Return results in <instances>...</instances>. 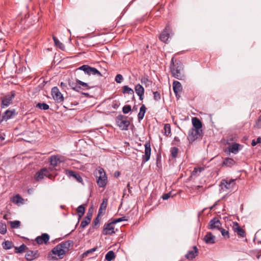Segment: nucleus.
<instances>
[{"label": "nucleus", "mask_w": 261, "mask_h": 261, "mask_svg": "<svg viewBox=\"0 0 261 261\" xmlns=\"http://www.w3.org/2000/svg\"><path fill=\"white\" fill-rule=\"evenodd\" d=\"M50 163L51 165L56 167L61 163V161L57 155H53L50 158Z\"/></svg>", "instance_id": "a878e982"}, {"label": "nucleus", "mask_w": 261, "mask_h": 261, "mask_svg": "<svg viewBox=\"0 0 261 261\" xmlns=\"http://www.w3.org/2000/svg\"><path fill=\"white\" fill-rule=\"evenodd\" d=\"M132 110L130 105H125L122 108V112L124 114H128Z\"/></svg>", "instance_id": "09e8293b"}, {"label": "nucleus", "mask_w": 261, "mask_h": 261, "mask_svg": "<svg viewBox=\"0 0 261 261\" xmlns=\"http://www.w3.org/2000/svg\"><path fill=\"white\" fill-rule=\"evenodd\" d=\"M146 111V108L144 104H142L140 108L139 112L138 114V120L140 122L144 118Z\"/></svg>", "instance_id": "b1692460"}, {"label": "nucleus", "mask_w": 261, "mask_h": 261, "mask_svg": "<svg viewBox=\"0 0 261 261\" xmlns=\"http://www.w3.org/2000/svg\"><path fill=\"white\" fill-rule=\"evenodd\" d=\"M39 256L40 254L38 250H31L28 248L24 258L27 261H33L39 258Z\"/></svg>", "instance_id": "6e6552de"}, {"label": "nucleus", "mask_w": 261, "mask_h": 261, "mask_svg": "<svg viewBox=\"0 0 261 261\" xmlns=\"http://www.w3.org/2000/svg\"><path fill=\"white\" fill-rule=\"evenodd\" d=\"M44 176H48V171L46 168H42L37 172L34 176V178L38 181L42 179Z\"/></svg>", "instance_id": "f3484780"}, {"label": "nucleus", "mask_w": 261, "mask_h": 261, "mask_svg": "<svg viewBox=\"0 0 261 261\" xmlns=\"http://www.w3.org/2000/svg\"><path fill=\"white\" fill-rule=\"evenodd\" d=\"M53 39L54 41L55 44L57 47H58L59 49H60L62 50H65V45L62 43H61L56 37L53 36Z\"/></svg>", "instance_id": "cd10ccee"}, {"label": "nucleus", "mask_w": 261, "mask_h": 261, "mask_svg": "<svg viewBox=\"0 0 261 261\" xmlns=\"http://www.w3.org/2000/svg\"><path fill=\"white\" fill-rule=\"evenodd\" d=\"M15 252L16 253H22V252L26 251L28 250V247L24 244L21 245L19 247H15Z\"/></svg>", "instance_id": "bb28decb"}, {"label": "nucleus", "mask_w": 261, "mask_h": 261, "mask_svg": "<svg viewBox=\"0 0 261 261\" xmlns=\"http://www.w3.org/2000/svg\"><path fill=\"white\" fill-rule=\"evenodd\" d=\"M153 99L155 101H158L161 99V94L159 92H158V91L153 92Z\"/></svg>", "instance_id": "8fccbe9b"}, {"label": "nucleus", "mask_w": 261, "mask_h": 261, "mask_svg": "<svg viewBox=\"0 0 261 261\" xmlns=\"http://www.w3.org/2000/svg\"><path fill=\"white\" fill-rule=\"evenodd\" d=\"M182 86L180 83L177 81H174L173 83V90L175 96H177V93L181 92L182 90Z\"/></svg>", "instance_id": "5701e85b"}, {"label": "nucleus", "mask_w": 261, "mask_h": 261, "mask_svg": "<svg viewBox=\"0 0 261 261\" xmlns=\"http://www.w3.org/2000/svg\"><path fill=\"white\" fill-rule=\"evenodd\" d=\"M221 221L216 217L213 218L208 223V227L210 229L217 228L219 229L221 227Z\"/></svg>", "instance_id": "4468645a"}, {"label": "nucleus", "mask_w": 261, "mask_h": 261, "mask_svg": "<svg viewBox=\"0 0 261 261\" xmlns=\"http://www.w3.org/2000/svg\"><path fill=\"white\" fill-rule=\"evenodd\" d=\"M15 110L13 109L12 110H6L2 116V117H0V123L3 121H7L8 119L12 118L13 116L16 115Z\"/></svg>", "instance_id": "ddd939ff"}, {"label": "nucleus", "mask_w": 261, "mask_h": 261, "mask_svg": "<svg viewBox=\"0 0 261 261\" xmlns=\"http://www.w3.org/2000/svg\"><path fill=\"white\" fill-rule=\"evenodd\" d=\"M49 240V236L46 233H42L40 236H38L35 239L36 243L38 245H41L43 243L47 244Z\"/></svg>", "instance_id": "dca6fc26"}, {"label": "nucleus", "mask_w": 261, "mask_h": 261, "mask_svg": "<svg viewBox=\"0 0 261 261\" xmlns=\"http://www.w3.org/2000/svg\"><path fill=\"white\" fill-rule=\"evenodd\" d=\"M100 224V218L99 216H97L93 220L92 223V227L94 229H97L99 227Z\"/></svg>", "instance_id": "473e14b6"}, {"label": "nucleus", "mask_w": 261, "mask_h": 261, "mask_svg": "<svg viewBox=\"0 0 261 261\" xmlns=\"http://www.w3.org/2000/svg\"><path fill=\"white\" fill-rule=\"evenodd\" d=\"M10 226L12 228H18L20 225V222L18 220L10 221Z\"/></svg>", "instance_id": "a19ab883"}, {"label": "nucleus", "mask_w": 261, "mask_h": 261, "mask_svg": "<svg viewBox=\"0 0 261 261\" xmlns=\"http://www.w3.org/2000/svg\"><path fill=\"white\" fill-rule=\"evenodd\" d=\"M192 123L193 127L191 128L202 130L201 127L202 126V122L197 117H193L192 119Z\"/></svg>", "instance_id": "412c9836"}, {"label": "nucleus", "mask_w": 261, "mask_h": 261, "mask_svg": "<svg viewBox=\"0 0 261 261\" xmlns=\"http://www.w3.org/2000/svg\"><path fill=\"white\" fill-rule=\"evenodd\" d=\"M127 220H128L127 218L126 217H125V216H124V217H121V218H119L118 219H114L112 221V223L116 224V223H117L118 222H122V221H127Z\"/></svg>", "instance_id": "49530a36"}, {"label": "nucleus", "mask_w": 261, "mask_h": 261, "mask_svg": "<svg viewBox=\"0 0 261 261\" xmlns=\"http://www.w3.org/2000/svg\"><path fill=\"white\" fill-rule=\"evenodd\" d=\"M76 82L79 83V84L81 85L83 88H85V89L89 90L91 88L88 85V83L82 82L80 80L76 79Z\"/></svg>", "instance_id": "ea45409f"}, {"label": "nucleus", "mask_w": 261, "mask_h": 261, "mask_svg": "<svg viewBox=\"0 0 261 261\" xmlns=\"http://www.w3.org/2000/svg\"><path fill=\"white\" fill-rule=\"evenodd\" d=\"M127 188H128V192L129 193H132V191H131V187L130 186V183L129 182H128V184H127Z\"/></svg>", "instance_id": "338daca9"}, {"label": "nucleus", "mask_w": 261, "mask_h": 261, "mask_svg": "<svg viewBox=\"0 0 261 261\" xmlns=\"http://www.w3.org/2000/svg\"><path fill=\"white\" fill-rule=\"evenodd\" d=\"M76 212L78 214L84 215L85 212V207L84 206V205H81L79 206L76 209Z\"/></svg>", "instance_id": "a18cd8bd"}, {"label": "nucleus", "mask_w": 261, "mask_h": 261, "mask_svg": "<svg viewBox=\"0 0 261 261\" xmlns=\"http://www.w3.org/2000/svg\"><path fill=\"white\" fill-rule=\"evenodd\" d=\"M114 224H115L112 223V221L110 223L105 224L103 227L102 234L103 235H112L115 233L113 226Z\"/></svg>", "instance_id": "9b49d317"}, {"label": "nucleus", "mask_w": 261, "mask_h": 261, "mask_svg": "<svg viewBox=\"0 0 261 261\" xmlns=\"http://www.w3.org/2000/svg\"><path fill=\"white\" fill-rule=\"evenodd\" d=\"M218 230H219L221 231L222 235L225 238H227V239L229 238V234L228 231L225 230V229L222 228L221 227Z\"/></svg>", "instance_id": "79ce46f5"}, {"label": "nucleus", "mask_w": 261, "mask_h": 261, "mask_svg": "<svg viewBox=\"0 0 261 261\" xmlns=\"http://www.w3.org/2000/svg\"><path fill=\"white\" fill-rule=\"evenodd\" d=\"M7 232V226L6 223L3 221L0 222V233L5 234Z\"/></svg>", "instance_id": "e433bc0d"}, {"label": "nucleus", "mask_w": 261, "mask_h": 261, "mask_svg": "<svg viewBox=\"0 0 261 261\" xmlns=\"http://www.w3.org/2000/svg\"><path fill=\"white\" fill-rule=\"evenodd\" d=\"M66 254L65 251L61 248L59 244L56 246L48 254V258L51 260H57L58 258L53 255H57L59 259H62Z\"/></svg>", "instance_id": "20e7f679"}, {"label": "nucleus", "mask_w": 261, "mask_h": 261, "mask_svg": "<svg viewBox=\"0 0 261 261\" xmlns=\"http://www.w3.org/2000/svg\"><path fill=\"white\" fill-rule=\"evenodd\" d=\"M235 163L236 162L233 159L226 158L224 159L222 165L223 166L231 167L232 165H234Z\"/></svg>", "instance_id": "393cba45"}, {"label": "nucleus", "mask_w": 261, "mask_h": 261, "mask_svg": "<svg viewBox=\"0 0 261 261\" xmlns=\"http://www.w3.org/2000/svg\"><path fill=\"white\" fill-rule=\"evenodd\" d=\"M90 66L88 65H83L82 66L80 67L77 69L84 71L86 73L88 74V71L89 70Z\"/></svg>", "instance_id": "de8ad7c7"}, {"label": "nucleus", "mask_w": 261, "mask_h": 261, "mask_svg": "<svg viewBox=\"0 0 261 261\" xmlns=\"http://www.w3.org/2000/svg\"><path fill=\"white\" fill-rule=\"evenodd\" d=\"M103 210V207L100 206L99 208V210H98V215L97 216H99L100 217V216L103 214V212H102V211ZM103 213H105V212H103Z\"/></svg>", "instance_id": "e2e57ef3"}, {"label": "nucleus", "mask_w": 261, "mask_h": 261, "mask_svg": "<svg viewBox=\"0 0 261 261\" xmlns=\"http://www.w3.org/2000/svg\"><path fill=\"white\" fill-rule=\"evenodd\" d=\"M117 125L123 130H128L130 122L127 119V117L122 114L118 115L115 119Z\"/></svg>", "instance_id": "7ed1b4c3"}, {"label": "nucleus", "mask_w": 261, "mask_h": 261, "mask_svg": "<svg viewBox=\"0 0 261 261\" xmlns=\"http://www.w3.org/2000/svg\"><path fill=\"white\" fill-rule=\"evenodd\" d=\"M16 198L17 199L16 202L18 203L21 200H22V198L19 195H16Z\"/></svg>", "instance_id": "0e129e2a"}, {"label": "nucleus", "mask_w": 261, "mask_h": 261, "mask_svg": "<svg viewBox=\"0 0 261 261\" xmlns=\"http://www.w3.org/2000/svg\"><path fill=\"white\" fill-rule=\"evenodd\" d=\"M120 103H118L117 101H114L112 104V107L115 109H117L119 107Z\"/></svg>", "instance_id": "bf43d9fd"}, {"label": "nucleus", "mask_w": 261, "mask_h": 261, "mask_svg": "<svg viewBox=\"0 0 261 261\" xmlns=\"http://www.w3.org/2000/svg\"><path fill=\"white\" fill-rule=\"evenodd\" d=\"M122 92L123 93H127L130 95H133L134 93V90L127 85H125L123 87Z\"/></svg>", "instance_id": "f704fd0d"}, {"label": "nucleus", "mask_w": 261, "mask_h": 261, "mask_svg": "<svg viewBox=\"0 0 261 261\" xmlns=\"http://www.w3.org/2000/svg\"><path fill=\"white\" fill-rule=\"evenodd\" d=\"M254 127L257 128H261V115L258 117L257 120L256 121L255 124L254 125Z\"/></svg>", "instance_id": "603ef678"}, {"label": "nucleus", "mask_w": 261, "mask_h": 261, "mask_svg": "<svg viewBox=\"0 0 261 261\" xmlns=\"http://www.w3.org/2000/svg\"><path fill=\"white\" fill-rule=\"evenodd\" d=\"M3 247L5 250L10 249L14 247L13 243L10 241H5L2 244Z\"/></svg>", "instance_id": "c85d7f7f"}, {"label": "nucleus", "mask_w": 261, "mask_h": 261, "mask_svg": "<svg viewBox=\"0 0 261 261\" xmlns=\"http://www.w3.org/2000/svg\"><path fill=\"white\" fill-rule=\"evenodd\" d=\"M88 75H97L99 76H102V74L95 67H90L89 70L88 71Z\"/></svg>", "instance_id": "c756f323"}, {"label": "nucleus", "mask_w": 261, "mask_h": 261, "mask_svg": "<svg viewBox=\"0 0 261 261\" xmlns=\"http://www.w3.org/2000/svg\"><path fill=\"white\" fill-rule=\"evenodd\" d=\"M51 94L54 99L58 103L62 102L64 98L57 87H54L51 89Z\"/></svg>", "instance_id": "0eeeda50"}, {"label": "nucleus", "mask_w": 261, "mask_h": 261, "mask_svg": "<svg viewBox=\"0 0 261 261\" xmlns=\"http://www.w3.org/2000/svg\"><path fill=\"white\" fill-rule=\"evenodd\" d=\"M215 237L211 232H207L204 237V241L206 244H213L215 243Z\"/></svg>", "instance_id": "4be33fe9"}, {"label": "nucleus", "mask_w": 261, "mask_h": 261, "mask_svg": "<svg viewBox=\"0 0 261 261\" xmlns=\"http://www.w3.org/2000/svg\"><path fill=\"white\" fill-rule=\"evenodd\" d=\"M171 155L172 159H175L177 156L178 148L176 147H171L170 149Z\"/></svg>", "instance_id": "c9c22d12"}, {"label": "nucleus", "mask_w": 261, "mask_h": 261, "mask_svg": "<svg viewBox=\"0 0 261 261\" xmlns=\"http://www.w3.org/2000/svg\"><path fill=\"white\" fill-rule=\"evenodd\" d=\"M99 176H97V184L99 187H105L108 182V178L106 172L102 168L99 167L98 169Z\"/></svg>", "instance_id": "39448f33"}, {"label": "nucleus", "mask_w": 261, "mask_h": 261, "mask_svg": "<svg viewBox=\"0 0 261 261\" xmlns=\"http://www.w3.org/2000/svg\"><path fill=\"white\" fill-rule=\"evenodd\" d=\"M240 145L238 143H233L229 148V151L232 152L236 153L239 150V147Z\"/></svg>", "instance_id": "72a5a7b5"}, {"label": "nucleus", "mask_w": 261, "mask_h": 261, "mask_svg": "<svg viewBox=\"0 0 261 261\" xmlns=\"http://www.w3.org/2000/svg\"><path fill=\"white\" fill-rule=\"evenodd\" d=\"M61 248L65 251V253L69 251V248L72 247L74 245V242L72 240H68L67 241L62 242L59 244Z\"/></svg>", "instance_id": "6ab92c4d"}, {"label": "nucleus", "mask_w": 261, "mask_h": 261, "mask_svg": "<svg viewBox=\"0 0 261 261\" xmlns=\"http://www.w3.org/2000/svg\"><path fill=\"white\" fill-rule=\"evenodd\" d=\"M60 86L62 88V90H64L65 91H66V89H67V84L65 83H63V82H61L60 83Z\"/></svg>", "instance_id": "4d7b16f0"}, {"label": "nucleus", "mask_w": 261, "mask_h": 261, "mask_svg": "<svg viewBox=\"0 0 261 261\" xmlns=\"http://www.w3.org/2000/svg\"><path fill=\"white\" fill-rule=\"evenodd\" d=\"M68 85H69V86L70 87V88L71 89H72L73 90H74V89L75 88L76 85H77V82L76 81L74 82L71 81V80H69L68 81Z\"/></svg>", "instance_id": "864d4df0"}, {"label": "nucleus", "mask_w": 261, "mask_h": 261, "mask_svg": "<svg viewBox=\"0 0 261 261\" xmlns=\"http://www.w3.org/2000/svg\"><path fill=\"white\" fill-rule=\"evenodd\" d=\"M36 107L43 110H47L49 109V106L46 103H38L36 105Z\"/></svg>", "instance_id": "4c0bfd02"}, {"label": "nucleus", "mask_w": 261, "mask_h": 261, "mask_svg": "<svg viewBox=\"0 0 261 261\" xmlns=\"http://www.w3.org/2000/svg\"><path fill=\"white\" fill-rule=\"evenodd\" d=\"M79 89H80V84L77 83V85H76L75 88L74 89V91L76 92H79Z\"/></svg>", "instance_id": "69168bd1"}, {"label": "nucleus", "mask_w": 261, "mask_h": 261, "mask_svg": "<svg viewBox=\"0 0 261 261\" xmlns=\"http://www.w3.org/2000/svg\"><path fill=\"white\" fill-rule=\"evenodd\" d=\"M232 229L237 234L242 238L246 236V232L244 229L242 228L238 222H233L232 225Z\"/></svg>", "instance_id": "2eb2a0df"}, {"label": "nucleus", "mask_w": 261, "mask_h": 261, "mask_svg": "<svg viewBox=\"0 0 261 261\" xmlns=\"http://www.w3.org/2000/svg\"><path fill=\"white\" fill-rule=\"evenodd\" d=\"M144 155L142 156V165L149 160L151 155V147L149 141L146 142L145 145Z\"/></svg>", "instance_id": "1a4fd4ad"}, {"label": "nucleus", "mask_w": 261, "mask_h": 261, "mask_svg": "<svg viewBox=\"0 0 261 261\" xmlns=\"http://www.w3.org/2000/svg\"><path fill=\"white\" fill-rule=\"evenodd\" d=\"M203 137L202 130L190 128L188 131L187 139L190 144H193L195 141H200Z\"/></svg>", "instance_id": "f03ea898"}, {"label": "nucleus", "mask_w": 261, "mask_h": 261, "mask_svg": "<svg viewBox=\"0 0 261 261\" xmlns=\"http://www.w3.org/2000/svg\"><path fill=\"white\" fill-rule=\"evenodd\" d=\"M234 180L233 179H222L220 183V186H223L226 189H230L233 188L234 185Z\"/></svg>", "instance_id": "aec40b11"}, {"label": "nucleus", "mask_w": 261, "mask_h": 261, "mask_svg": "<svg viewBox=\"0 0 261 261\" xmlns=\"http://www.w3.org/2000/svg\"><path fill=\"white\" fill-rule=\"evenodd\" d=\"M135 90L137 95L144 94V89L143 87L139 84L136 85Z\"/></svg>", "instance_id": "2f4dec72"}, {"label": "nucleus", "mask_w": 261, "mask_h": 261, "mask_svg": "<svg viewBox=\"0 0 261 261\" xmlns=\"http://www.w3.org/2000/svg\"><path fill=\"white\" fill-rule=\"evenodd\" d=\"M66 173L69 177H73L79 182L83 184V178L79 172L72 170H66Z\"/></svg>", "instance_id": "f8f14e48"}, {"label": "nucleus", "mask_w": 261, "mask_h": 261, "mask_svg": "<svg viewBox=\"0 0 261 261\" xmlns=\"http://www.w3.org/2000/svg\"><path fill=\"white\" fill-rule=\"evenodd\" d=\"M115 254L113 251H109L105 256L106 261H111L115 258Z\"/></svg>", "instance_id": "7c9ffc66"}, {"label": "nucleus", "mask_w": 261, "mask_h": 261, "mask_svg": "<svg viewBox=\"0 0 261 261\" xmlns=\"http://www.w3.org/2000/svg\"><path fill=\"white\" fill-rule=\"evenodd\" d=\"M15 96L14 91H11L10 94H7L4 97H1V107L2 109L8 107L12 103L13 99Z\"/></svg>", "instance_id": "423d86ee"}, {"label": "nucleus", "mask_w": 261, "mask_h": 261, "mask_svg": "<svg viewBox=\"0 0 261 261\" xmlns=\"http://www.w3.org/2000/svg\"><path fill=\"white\" fill-rule=\"evenodd\" d=\"M107 203H108V199L107 198H104L103 199L102 202L100 204V206L103 207L104 211H105L106 210L107 206Z\"/></svg>", "instance_id": "5fc2aeb1"}, {"label": "nucleus", "mask_w": 261, "mask_h": 261, "mask_svg": "<svg viewBox=\"0 0 261 261\" xmlns=\"http://www.w3.org/2000/svg\"><path fill=\"white\" fill-rule=\"evenodd\" d=\"M92 213H87V215H86V216L85 217V218H86V219L88 220V219H89V220H91V218H92Z\"/></svg>", "instance_id": "680f3d73"}, {"label": "nucleus", "mask_w": 261, "mask_h": 261, "mask_svg": "<svg viewBox=\"0 0 261 261\" xmlns=\"http://www.w3.org/2000/svg\"><path fill=\"white\" fill-rule=\"evenodd\" d=\"M179 54V53L175 54L172 58L170 65V70L173 77L182 80L185 78L183 73L184 65L181 61L175 58V56Z\"/></svg>", "instance_id": "f257e3e1"}, {"label": "nucleus", "mask_w": 261, "mask_h": 261, "mask_svg": "<svg viewBox=\"0 0 261 261\" xmlns=\"http://www.w3.org/2000/svg\"><path fill=\"white\" fill-rule=\"evenodd\" d=\"M171 196V192H169L168 193L164 194L162 195V198L164 200H167Z\"/></svg>", "instance_id": "6e6d98bb"}, {"label": "nucleus", "mask_w": 261, "mask_h": 261, "mask_svg": "<svg viewBox=\"0 0 261 261\" xmlns=\"http://www.w3.org/2000/svg\"><path fill=\"white\" fill-rule=\"evenodd\" d=\"M123 80L122 75L120 74H118L115 76V80L117 83H121Z\"/></svg>", "instance_id": "3c124183"}, {"label": "nucleus", "mask_w": 261, "mask_h": 261, "mask_svg": "<svg viewBox=\"0 0 261 261\" xmlns=\"http://www.w3.org/2000/svg\"><path fill=\"white\" fill-rule=\"evenodd\" d=\"M218 201H216L212 206L210 207V210H213L217 204H218Z\"/></svg>", "instance_id": "774afa93"}, {"label": "nucleus", "mask_w": 261, "mask_h": 261, "mask_svg": "<svg viewBox=\"0 0 261 261\" xmlns=\"http://www.w3.org/2000/svg\"><path fill=\"white\" fill-rule=\"evenodd\" d=\"M164 129L165 130V135L168 136L171 134V126L170 124L166 123L164 125Z\"/></svg>", "instance_id": "58836bf2"}, {"label": "nucleus", "mask_w": 261, "mask_h": 261, "mask_svg": "<svg viewBox=\"0 0 261 261\" xmlns=\"http://www.w3.org/2000/svg\"><path fill=\"white\" fill-rule=\"evenodd\" d=\"M97 249V247H94L92 249H89L87 251H85L82 254V256L84 257H86L89 254L91 253L94 251H95Z\"/></svg>", "instance_id": "37998d69"}, {"label": "nucleus", "mask_w": 261, "mask_h": 261, "mask_svg": "<svg viewBox=\"0 0 261 261\" xmlns=\"http://www.w3.org/2000/svg\"><path fill=\"white\" fill-rule=\"evenodd\" d=\"M161 156L160 154H158L156 156V165L158 166V164L161 162Z\"/></svg>", "instance_id": "052dcab7"}, {"label": "nucleus", "mask_w": 261, "mask_h": 261, "mask_svg": "<svg viewBox=\"0 0 261 261\" xmlns=\"http://www.w3.org/2000/svg\"><path fill=\"white\" fill-rule=\"evenodd\" d=\"M193 250H190L185 255V257L189 260H192L198 255L199 251L196 246L193 247Z\"/></svg>", "instance_id": "a211bd4d"}, {"label": "nucleus", "mask_w": 261, "mask_h": 261, "mask_svg": "<svg viewBox=\"0 0 261 261\" xmlns=\"http://www.w3.org/2000/svg\"><path fill=\"white\" fill-rule=\"evenodd\" d=\"M203 170V169L202 168H194L192 174H193V175H195L196 173L198 171H199V172H201Z\"/></svg>", "instance_id": "13d9d810"}, {"label": "nucleus", "mask_w": 261, "mask_h": 261, "mask_svg": "<svg viewBox=\"0 0 261 261\" xmlns=\"http://www.w3.org/2000/svg\"><path fill=\"white\" fill-rule=\"evenodd\" d=\"M171 32V27L169 25H167L159 36L160 40L163 42L167 43L170 37Z\"/></svg>", "instance_id": "9d476101"}, {"label": "nucleus", "mask_w": 261, "mask_h": 261, "mask_svg": "<svg viewBox=\"0 0 261 261\" xmlns=\"http://www.w3.org/2000/svg\"><path fill=\"white\" fill-rule=\"evenodd\" d=\"M91 222V220L89 219H87L85 217L84 220H83L81 222L80 227L82 228H84L86 227Z\"/></svg>", "instance_id": "c03bdc74"}]
</instances>
